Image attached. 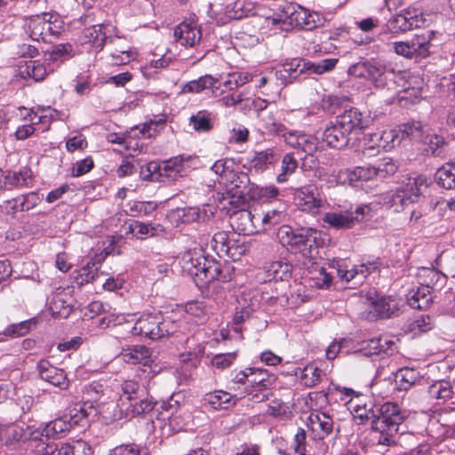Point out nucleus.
<instances>
[{"label": "nucleus", "instance_id": "nucleus-1", "mask_svg": "<svg viewBox=\"0 0 455 455\" xmlns=\"http://www.w3.org/2000/svg\"><path fill=\"white\" fill-rule=\"evenodd\" d=\"M347 404L358 424L371 422V429L379 433V444L389 446L395 443V436L405 419L397 404L386 403L376 407L369 397L363 395L352 397Z\"/></svg>", "mask_w": 455, "mask_h": 455}, {"label": "nucleus", "instance_id": "nucleus-2", "mask_svg": "<svg viewBox=\"0 0 455 455\" xmlns=\"http://www.w3.org/2000/svg\"><path fill=\"white\" fill-rule=\"evenodd\" d=\"M28 33L35 41L52 43L61 32V21L55 14L44 12L31 16L26 22Z\"/></svg>", "mask_w": 455, "mask_h": 455}, {"label": "nucleus", "instance_id": "nucleus-3", "mask_svg": "<svg viewBox=\"0 0 455 455\" xmlns=\"http://www.w3.org/2000/svg\"><path fill=\"white\" fill-rule=\"evenodd\" d=\"M0 437L7 451L25 455V452L29 450L30 442L42 437V433L39 428L34 429L30 427L22 428L15 426H5Z\"/></svg>", "mask_w": 455, "mask_h": 455}, {"label": "nucleus", "instance_id": "nucleus-4", "mask_svg": "<svg viewBox=\"0 0 455 455\" xmlns=\"http://www.w3.org/2000/svg\"><path fill=\"white\" fill-rule=\"evenodd\" d=\"M350 72L371 80L378 88H384L387 84V76L394 74L395 70L379 60H372L354 65Z\"/></svg>", "mask_w": 455, "mask_h": 455}, {"label": "nucleus", "instance_id": "nucleus-5", "mask_svg": "<svg viewBox=\"0 0 455 455\" xmlns=\"http://www.w3.org/2000/svg\"><path fill=\"white\" fill-rule=\"evenodd\" d=\"M204 264L203 270L199 276L196 277L195 282L199 288H203L215 280L229 282L234 276L235 268L229 263L221 264L213 259H208Z\"/></svg>", "mask_w": 455, "mask_h": 455}, {"label": "nucleus", "instance_id": "nucleus-6", "mask_svg": "<svg viewBox=\"0 0 455 455\" xmlns=\"http://www.w3.org/2000/svg\"><path fill=\"white\" fill-rule=\"evenodd\" d=\"M276 237L283 246L292 252H299L306 258L311 257L314 241L307 235L294 232L290 226H281L276 232Z\"/></svg>", "mask_w": 455, "mask_h": 455}, {"label": "nucleus", "instance_id": "nucleus-7", "mask_svg": "<svg viewBox=\"0 0 455 455\" xmlns=\"http://www.w3.org/2000/svg\"><path fill=\"white\" fill-rule=\"evenodd\" d=\"M423 23L422 12L416 8H406L391 18L385 26V31L400 33L419 28Z\"/></svg>", "mask_w": 455, "mask_h": 455}, {"label": "nucleus", "instance_id": "nucleus-8", "mask_svg": "<svg viewBox=\"0 0 455 455\" xmlns=\"http://www.w3.org/2000/svg\"><path fill=\"white\" fill-rule=\"evenodd\" d=\"M367 206H362L355 211H344L339 212H326L323 216V221L330 228L336 229H348L363 220L365 212H368Z\"/></svg>", "mask_w": 455, "mask_h": 455}, {"label": "nucleus", "instance_id": "nucleus-9", "mask_svg": "<svg viewBox=\"0 0 455 455\" xmlns=\"http://www.w3.org/2000/svg\"><path fill=\"white\" fill-rule=\"evenodd\" d=\"M295 201L301 211L312 214L318 213L324 204L323 197L316 186L313 184L305 185L296 189Z\"/></svg>", "mask_w": 455, "mask_h": 455}, {"label": "nucleus", "instance_id": "nucleus-10", "mask_svg": "<svg viewBox=\"0 0 455 455\" xmlns=\"http://www.w3.org/2000/svg\"><path fill=\"white\" fill-rule=\"evenodd\" d=\"M252 186L250 178L245 172H235L231 174L229 183L227 185L226 196L224 200L229 199L230 204L239 203L250 198Z\"/></svg>", "mask_w": 455, "mask_h": 455}, {"label": "nucleus", "instance_id": "nucleus-11", "mask_svg": "<svg viewBox=\"0 0 455 455\" xmlns=\"http://www.w3.org/2000/svg\"><path fill=\"white\" fill-rule=\"evenodd\" d=\"M258 212L242 209L230 216L231 226L235 231L243 235H250L260 232V224L255 219Z\"/></svg>", "mask_w": 455, "mask_h": 455}, {"label": "nucleus", "instance_id": "nucleus-12", "mask_svg": "<svg viewBox=\"0 0 455 455\" xmlns=\"http://www.w3.org/2000/svg\"><path fill=\"white\" fill-rule=\"evenodd\" d=\"M174 38L176 42L186 47H193L202 38V32L199 25L194 19L182 21L174 28Z\"/></svg>", "mask_w": 455, "mask_h": 455}, {"label": "nucleus", "instance_id": "nucleus-13", "mask_svg": "<svg viewBox=\"0 0 455 455\" xmlns=\"http://www.w3.org/2000/svg\"><path fill=\"white\" fill-rule=\"evenodd\" d=\"M336 121L351 135L353 132L369 127L372 123V118L356 108H350L337 116Z\"/></svg>", "mask_w": 455, "mask_h": 455}, {"label": "nucleus", "instance_id": "nucleus-14", "mask_svg": "<svg viewBox=\"0 0 455 455\" xmlns=\"http://www.w3.org/2000/svg\"><path fill=\"white\" fill-rule=\"evenodd\" d=\"M37 371L43 380L61 390L68 388L69 379L66 372L62 369L53 366L48 360H40L37 363Z\"/></svg>", "mask_w": 455, "mask_h": 455}, {"label": "nucleus", "instance_id": "nucleus-15", "mask_svg": "<svg viewBox=\"0 0 455 455\" xmlns=\"http://www.w3.org/2000/svg\"><path fill=\"white\" fill-rule=\"evenodd\" d=\"M379 259L368 260L366 262H363L358 266H355L354 267L347 269V266L343 264H338V267H331V269L334 270L337 275L341 279L347 282H349L355 277L359 278V281L365 278L371 273L376 271L379 267Z\"/></svg>", "mask_w": 455, "mask_h": 455}, {"label": "nucleus", "instance_id": "nucleus-16", "mask_svg": "<svg viewBox=\"0 0 455 455\" xmlns=\"http://www.w3.org/2000/svg\"><path fill=\"white\" fill-rule=\"evenodd\" d=\"M160 319V313L143 315L134 323L132 329V335H140L151 339H158Z\"/></svg>", "mask_w": 455, "mask_h": 455}, {"label": "nucleus", "instance_id": "nucleus-17", "mask_svg": "<svg viewBox=\"0 0 455 455\" xmlns=\"http://www.w3.org/2000/svg\"><path fill=\"white\" fill-rule=\"evenodd\" d=\"M434 30H426L420 34L414 35L409 40L411 47V60L415 61L426 59L430 55L431 42L435 38Z\"/></svg>", "mask_w": 455, "mask_h": 455}, {"label": "nucleus", "instance_id": "nucleus-18", "mask_svg": "<svg viewBox=\"0 0 455 455\" xmlns=\"http://www.w3.org/2000/svg\"><path fill=\"white\" fill-rule=\"evenodd\" d=\"M112 64L125 65L135 58V53L124 38L110 36L108 38Z\"/></svg>", "mask_w": 455, "mask_h": 455}, {"label": "nucleus", "instance_id": "nucleus-19", "mask_svg": "<svg viewBox=\"0 0 455 455\" xmlns=\"http://www.w3.org/2000/svg\"><path fill=\"white\" fill-rule=\"evenodd\" d=\"M208 258H206L202 251V249H194L185 251L181 258L182 268L185 272H187L189 275L194 278V282H196V277L199 276L201 270H203L204 263L206 262Z\"/></svg>", "mask_w": 455, "mask_h": 455}, {"label": "nucleus", "instance_id": "nucleus-20", "mask_svg": "<svg viewBox=\"0 0 455 455\" xmlns=\"http://www.w3.org/2000/svg\"><path fill=\"white\" fill-rule=\"evenodd\" d=\"M349 136L346 128H343L335 121V123H331L323 131V140L331 148L341 149L348 144Z\"/></svg>", "mask_w": 455, "mask_h": 455}, {"label": "nucleus", "instance_id": "nucleus-21", "mask_svg": "<svg viewBox=\"0 0 455 455\" xmlns=\"http://www.w3.org/2000/svg\"><path fill=\"white\" fill-rule=\"evenodd\" d=\"M427 180L424 175L411 174L403 177L399 188L411 200L415 202L427 189Z\"/></svg>", "mask_w": 455, "mask_h": 455}, {"label": "nucleus", "instance_id": "nucleus-22", "mask_svg": "<svg viewBox=\"0 0 455 455\" xmlns=\"http://www.w3.org/2000/svg\"><path fill=\"white\" fill-rule=\"evenodd\" d=\"M307 70H310L309 62H306L303 59H291L284 61L283 70L276 71L275 76L283 83L287 84Z\"/></svg>", "mask_w": 455, "mask_h": 455}, {"label": "nucleus", "instance_id": "nucleus-23", "mask_svg": "<svg viewBox=\"0 0 455 455\" xmlns=\"http://www.w3.org/2000/svg\"><path fill=\"white\" fill-rule=\"evenodd\" d=\"M18 71L19 76L21 77L32 78L36 82H39L44 80L49 73L52 72L53 68L49 64L45 66L40 60H28L19 65Z\"/></svg>", "mask_w": 455, "mask_h": 455}, {"label": "nucleus", "instance_id": "nucleus-24", "mask_svg": "<svg viewBox=\"0 0 455 455\" xmlns=\"http://www.w3.org/2000/svg\"><path fill=\"white\" fill-rule=\"evenodd\" d=\"M155 405L156 403L151 398H143L141 396L138 400L121 405L120 412L124 418L132 419L136 416L148 413L154 409Z\"/></svg>", "mask_w": 455, "mask_h": 455}, {"label": "nucleus", "instance_id": "nucleus-25", "mask_svg": "<svg viewBox=\"0 0 455 455\" xmlns=\"http://www.w3.org/2000/svg\"><path fill=\"white\" fill-rule=\"evenodd\" d=\"M278 160V156L274 149L267 148L259 152H255L251 157H248L250 169L256 172H261L267 170L270 165Z\"/></svg>", "mask_w": 455, "mask_h": 455}, {"label": "nucleus", "instance_id": "nucleus-26", "mask_svg": "<svg viewBox=\"0 0 455 455\" xmlns=\"http://www.w3.org/2000/svg\"><path fill=\"white\" fill-rule=\"evenodd\" d=\"M292 11L289 13V23L292 27L310 30L317 26L314 15L308 12L306 9L298 6L296 9L291 7Z\"/></svg>", "mask_w": 455, "mask_h": 455}, {"label": "nucleus", "instance_id": "nucleus-27", "mask_svg": "<svg viewBox=\"0 0 455 455\" xmlns=\"http://www.w3.org/2000/svg\"><path fill=\"white\" fill-rule=\"evenodd\" d=\"M418 277L422 286H427L428 289L435 290L443 287L446 278L441 270L429 267H423L419 270Z\"/></svg>", "mask_w": 455, "mask_h": 455}, {"label": "nucleus", "instance_id": "nucleus-28", "mask_svg": "<svg viewBox=\"0 0 455 455\" xmlns=\"http://www.w3.org/2000/svg\"><path fill=\"white\" fill-rule=\"evenodd\" d=\"M265 128L269 133L281 136L283 139L284 142L293 148H295L296 146L299 145V143H298V140H299V137L301 132L289 130L283 124L275 121L267 123Z\"/></svg>", "mask_w": 455, "mask_h": 455}, {"label": "nucleus", "instance_id": "nucleus-29", "mask_svg": "<svg viewBox=\"0 0 455 455\" xmlns=\"http://www.w3.org/2000/svg\"><path fill=\"white\" fill-rule=\"evenodd\" d=\"M371 313L373 314V316L388 318L399 310V302L391 297L380 298L371 302Z\"/></svg>", "mask_w": 455, "mask_h": 455}, {"label": "nucleus", "instance_id": "nucleus-30", "mask_svg": "<svg viewBox=\"0 0 455 455\" xmlns=\"http://www.w3.org/2000/svg\"><path fill=\"white\" fill-rule=\"evenodd\" d=\"M150 355V350L141 345L128 347L124 349L121 353L123 360L132 364L142 363L147 365L149 362Z\"/></svg>", "mask_w": 455, "mask_h": 455}, {"label": "nucleus", "instance_id": "nucleus-31", "mask_svg": "<svg viewBox=\"0 0 455 455\" xmlns=\"http://www.w3.org/2000/svg\"><path fill=\"white\" fill-rule=\"evenodd\" d=\"M108 36L103 32V25L97 24L86 28L83 31L82 43L90 44L98 51H101L105 45Z\"/></svg>", "mask_w": 455, "mask_h": 455}, {"label": "nucleus", "instance_id": "nucleus-32", "mask_svg": "<svg viewBox=\"0 0 455 455\" xmlns=\"http://www.w3.org/2000/svg\"><path fill=\"white\" fill-rule=\"evenodd\" d=\"M407 301L412 308L427 309L433 301V296L427 286L421 285L417 291L410 292Z\"/></svg>", "mask_w": 455, "mask_h": 455}, {"label": "nucleus", "instance_id": "nucleus-33", "mask_svg": "<svg viewBox=\"0 0 455 455\" xmlns=\"http://www.w3.org/2000/svg\"><path fill=\"white\" fill-rule=\"evenodd\" d=\"M313 431H318V438L323 439L329 435L333 427L332 419L324 412L312 413L309 416Z\"/></svg>", "mask_w": 455, "mask_h": 455}, {"label": "nucleus", "instance_id": "nucleus-34", "mask_svg": "<svg viewBox=\"0 0 455 455\" xmlns=\"http://www.w3.org/2000/svg\"><path fill=\"white\" fill-rule=\"evenodd\" d=\"M395 380L399 390H409L417 385L421 377L419 371L413 368H402L395 374Z\"/></svg>", "mask_w": 455, "mask_h": 455}, {"label": "nucleus", "instance_id": "nucleus-35", "mask_svg": "<svg viewBox=\"0 0 455 455\" xmlns=\"http://www.w3.org/2000/svg\"><path fill=\"white\" fill-rule=\"evenodd\" d=\"M420 141L425 146L423 151L427 156L430 155L438 156L443 152L445 147L447 146L445 139L443 136L435 133H424V136Z\"/></svg>", "mask_w": 455, "mask_h": 455}, {"label": "nucleus", "instance_id": "nucleus-36", "mask_svg": "<svg viewBox=\"0 0 455 455\" xmlns=\"http://www.w3.org/2000/svg\"><path fill=\"white\" fill-rule=\"evenodd\" d=\"M251 371L248 384L251 388H263L269 389V387L275 382V377L268 374L266 370L259 368H250Z\"/></svg>", "mask_w": 455, "mask_h": 455}, {"label": "nucleus", "instance_id": "nucleus-37", "mask_svg": "<svg viewBox=\"0 0 455 455\" xmlns=\"http://www.w3.org/2000/svg\"><path fill=\"white\" fill-rule=\"evenodd\" d=\"M144 395V388L134 380H125L122 384V395H120L118 406L127 404L134 400L140 399Z\"/></svg>", "mask_w": 455, "mask_h": 455}, {"label": "nucleus", "instance_id": "nucleus-38", "mask_svg": "<svg viewBox=\"0 0 455 455\" xmlns=\"http://www.w3.org/2000/svg\"><path fill=\"white\" fill-rule=\"evenodd\" d=\"M266 274L268 281H284L291 274V266L281 260L271 262L266 268Z\"/></svg>", "mask_w": 455, "mask_h": 455}, {"label": "nucleus", "instance_id": "nucleus-39", "mask_svg": "<svg viewBox=\"0 0 455 455\" xmlns=\"http://www.w3.org/2000/svg\"><path fill=\"white\" fill-rule=\"evenodd\" d=\"M72 428V422H69L68 419H66V417L58 418L48 424H46L43 429H40L42 433V437L45 436L55 437L60 435H62Z\"/></svg>", "mask_w": 455, "mask_h": 455}, {"label": "nucleus", "instance_id": "nucleus-40", "mask_svg": "<svg viewBox=\"0 0 455 455\" xmlns=\"http://www.w3.org/2000/svg\"><path fill=\"white\" fill-rule=\"evenodd\" d=\"M189 124L196 132H208L212 127V113L208 110H199L189 117Z\"/></svg>", "mask_w": 455, "mask_h": 455}, {"label": "nucleus", "instance_id": "nucleus-41", "mask_svg": "<svg viewBox=\"0 0 455 455\" xmlns=\"http://www.w3.org/2000/svg\"><path fill=\"white\" fill-rule=\"evenodd\" d=\"M219 82L218 78L211 75L200 76L198 79L192 80L184 84L182 91L189 93H200L205 89L213 88Z\"/></svg>", "mask_w": 455, "mask_h": 455}, {"label": "nucleus", "instance_id": "nucleus-42", "mask_svg": "<svg viewBox=\"0 0 455 455\" xmlns=\"http://www.w3.org/2000/svg\"><path fill=\"white\" fill-rule=\"evenodd\" d=\"M435 265L445 278L455 277V250L443 251L435 259Z\"/></svg>", "mask_w": 455, "mask_h": 455}, {"label": "nucleus", "instance_id": "nucleus-43", "mask_svg": "<svg viewBox=\"0 0 455 455\" xmlns=\"http://www.w3.org/2000/svg\"><path fill=\"white\" fill-rule=\"evenodd\" d=\"M375 137L376 140H378V143H376L377 147L385 150H390L402 142V139L400 138L399 131L397 129L376 132Z\"/></svg>", "mask_w": 455, "mask_h": 455}, {"label": "nucleus", "instance_id": "nucleus-44", "mask_svg": "<svg viewBox=\"0 0 455 455\" xmlns=\"http://www.w3.org/2000/svg\"><path fill=\"white\" fill-rule=\"evenodd\" d=\"M186 343L189 350L180 355L181 362L188 366L196 368L204 353V347L202 344H196L194 347H191L190 344L194 343L193 339H188Z\"/></svg>", "mask_w": 455, "mask_h": 455}, {"label": "nucleus", "instance_id": "nucleus-45", "mask_svg": "<svg viewBox=\"0 0 455 455\" xmlns=\"http://www.w3.org/2000/svg\"><path fill=\"white\" fill-rule=\"evenodd\" d=\"M59 449L53 443H45L42 437L31 441L28 451L25 455H58Z\"/></svg>", "mask_w": 455, "mask_h": 455}, {"label": "nucleus", "instance_id": "nucleus-46", "mask_svg": "<svg viewBox=\"0 0 455 455\" xmlns=\"http://www.w3.org/2000/svg\"><path fill=\"white\" fill-rule=\"evenodd\" d=\"M397 130L399 131L402 141L405 139L411 140H421L424 136L423 126L419 122H412L400 125Z\"/></svg>", "mask_w": 455, "mask_h": 455}, {"label": "nucleus", "instance_id": "nucleus-47", "mask_svg": "<svg viewBox=\"0 0 455 455\" xmlns=\"http://www.w3.org/2000/svg\"><path fill=\"white\" fill-rule=\"evenodd\" d=\"M49 309L52 315L67 318L72 312V307L66 301L62 294L54 295L49 304Z\"/></svg>", "mask_w": 455, "mask_h": 455}, {"label": "nucleus", "instance_id": "nucleus-48", "mask_svg": "<svg viewBox=\"0 0 455 455\" xmlns=\"http://www.w3.org/2000/svg\"><path fill=\"white\" fill-rule=\"evenodd\" d=\"M205 401L212 405L213 409H227L231 404H234L233 396L224 391H215L213 393L207 394Z\"/></svg>", "mask_w": 455, "mask_h": 455}, {"label": "nucleus", "instance_id": "nucleus-49", "mask_svg": "<svg viewBox=\"0 0 455 455\" xmlns=\"http://www.w3.org/2000/svg\"><path fill=\"white\" fill-rule=\"evenodd\" d=\"M254 75L249 72L228 73L223 85L228 91H234L240 86L252 81Z\"/></svg>", "mask_w": 455, "mask_h": 455}, {"label": "nucleus", "instance_id": "nucleus-50", "mask_svg": "<svg viewBox=\"0 0 455 455\" xmlns=\"http://www.w3.org/2000/svg\"><path fill=\"white\" fill-rule=\"evenodd\" d=\"M437 182L446 189H455V166L447 164L437 171Z\"/></svg>", "mask_w": 455, "mask_h": 455}, {"label": "nucleus", "instance_id": "nucleus-51", "mask_svg": "<svg viewBox=\"0 0 455 455\" xmlns=\"http://www.w3.org/2000/svg\"><path fill=\"white\" fill-rule=\"evenodd\" d=\"M72 52L73 46L68 43L55 44L51 48V50L44 52L45 60H63L71 56Z\"/></svg>", "mask_w": 455, "mask_h": 455}, {"label": "nucleus", "instance_id": "nucleus-52", "mask_svg": "<svg viewBox=\"0 0 455 455\" xmlns=\"http://www.w3.org/2000/svg\"><path fill=\"white\" fill-rule=\"evenodd\" d=\"M283 218V213L278 210H271L267 212L266 213L258 212V215H255V219L260 224V231L266 230L271 226L278 224L282 221Z\"/></svg>", "mask_w": 455, "mask_h": 455}, {"label": "nucleus", "instance_id": "nucleus-53", "mask_svg": "<svg viewBox=\"0 0 455 455\" xmlns=\"http://www.w3.org/2000/svg\"><path fill=\"white\" fill-rule=\"evenodd\" d=\"M428 393L431 398L445 402L451 397L453 392L450 383L437 381L429 387Z\"/></svg>", "mask_w": 455, "mask_h": 455}, {"label": "nucleus", "instance_id": "nucleus-54", "mask_svg": "<svg viewBox=\"0 0 455 455\" xmlns=\"http://www.w3.org/2000/svg\"><path fill=\"white\" fill-rule=\"evenodd\" d=\"M323 371L314 364L307 365L301 373L300 381L306 387H314L322 379Z\"/></svg>", "mask_w": 455, "mask_h": 455}, {"label": "nucleus", "instance_id": "nucleus-55", "mask_svg": "<svg viewBox=\"0 0 455 455\" xmlns=\"http://www.w3.org/2000/svg\"><path fill=\"white\" fill-rule=\"evenodd\" d=\"M58 455H92V451L85 442L77 441L73 445L68 443L61 445Z\"/></svg>", "mask_w": 455, "mask_h": 455}, {"label": "nucleus", "instance_id": "nucleus-56", "mask_svg": "<svg viewBox=\"0 0 455 455\" xmlns=\"http://www.w3.org/2000/svg\"><path fill=\"white\" fill-rule=\"evenodd\" d=\"M313 286L323 289L329 288L331 284L332 272H327L323 267H316L314 271H310Z\"/></svg>", "mask_w": 455, "mask_h": 455}, {"label": "nucleus", "instance_id": "nucleus-57", "mask_svg": "<svg viewBox=\"0 0 455 455\" xmlns=\"http://www.w3.org/2000/svg\"><path fill=\"white\" fill-rule=\"evenodd\" d=\"M95 410L91 404L83 403L76 404L70 411L69 422H72V427L80 424L83 420L86 419L89 415Z\"/></svg>", "mask_w": 455, "mask_h": 455}, {"label": "nucleus", "instance_id": "nucleus-58", "mask_svg": "<svg viewBox=\"0 0 455 455\" xmlns=\"http://www.w3.org/2000/svg\"><path fill=\"white\" fill-rule=\"evenodd\" d=\"M298 163L291 154H286L282 160V172L277 175L276 180L283 183L287 180V177L291 175L297 169Z\"/></svg>", "mask_w": 455, "mask_h": 455}, {"label": "nucleus", "instance_id": "nucleus-59", "mask_svg": "<svg viewBox=\"0 0 455 455\" xmlns=\"http://www.w3.org/2000/svg\"><path fill=\"white\" fill-rule=\"evenodd\" d=\"M230 240L227 232L220 231L214 234L212 238L211 245L212 250L220 258L223 257V253L228 251V244Z\"/></svg>", "mask_w": 455, "mask_h": 455}, {"label": "nucleus", "instance_id": "nucleus-60", "mask_svg": "<svg viewBox=\"0 0 455 455\" xmlns=\"http://www.w3.org/2000/svg\"><path fill=\"white\" fill-rule=\"evenodd\" d=\"M299 140L298 143L299 145L296 146L295 149L309 156H312L317 150L318 142L316 138L301 132Z\"/></svg>", "mask_w": 455, "mask_h": 455}, {"label": "nucleus", "instance_id": "nucleus-61", "mask_svg": "<svg viewBox=\"0 0 455 455\" xmlns=\"http://www.w3.org/2000/svg\"><path fill=\"white\" fill-rule=\"evenodd\" d=\"M96 274L97 268L94 267V264L92 266H90L88 264L85 267L80 268L76 272V275L74 276V283L81 287L86 283L92 282L94 280Z\"/></svg>", "mask_w": 455, "mask_h": 455}, {"label": "nucleus", "instance_id": "nucleus-62", "mask_svg": "<svg viewBox=\"0 0 455 455\" xmlns=\"http://www.w3.org/2000/svg\"><path fill=\"white\" fill-rule=\"evenodd\" d=\"M374 168L376 175L385 177L387 175L394 174L397 171L398 165L392 158L384 157L376 161Z\"/></svg>", "mask_w": 455, "mask_h": 455}, {"label": "nucleus", "instance_id": "nucleus-63", "mask_svg": "<svg viewBox=\"0 0 455 455\" xmlns=\"http://www.w3.org/2000/svg\"><path fill=\"white\" fill-rule=\"evenodd\" d=\"M178 216L182 222L189 223L204 219L206 216V212L205 210L201 211L198 207H186L178 211Z\"/></svg>", "mask_w": 455, "mask_h": 455}, {"label": "nucleus", "instance_id": "nucleus-64", "mask_svg": "<svg viewBox=\"0 0 455 455\" xmlns=\"http://www.w3.org/2000/svg\"><path fill=\"white\" fill-rule=\"evenodd\" d=\"M181 323H177L172 320L171 317H164L161 315L160 323H159V339L170 336L177 331V328L180 327Z\"/></svg>", "mask_w": 455, "mask_h": 455}]
</instances>
